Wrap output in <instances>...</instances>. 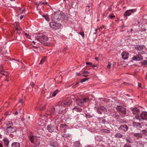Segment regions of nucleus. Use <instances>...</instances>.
<instances>
[{"label":"nucleus","mask_w":147,"mask_h":147,"mask_svg":"<svg viewBox=\"0 0 147 147\" xmlns=\"http://www.w3.org/2000/svg\"><path fill=\"white\" fill-rule=\"evenodd\" d=\"M18 114V113L17 111L14 114L15 115H17Z\"/></svg>","instance_id":"64"},{"label":"nucleus","mask_w":147,"mask_h":147,"mask_svg":"<svg viewBox=\"0 0 147 147\" xmlns=\"http://www.w3.org/2000/svg\"><path fill=\"white\" fill-rule=\"evenodd\" d=\"M102 131L105 133H110V131L107 129H102Z\"/></svg>","instance_id":"34"},{"label":"nucleus","mask_w":147,"mask_h":147,"mask_svg":"<svg viewBox=\"0 0 147 147\" xmlns=\"http://www.w3.org/2000/svg\"><path fill=\"white\" fill-rule=\"evenodd\" d=\"M97 66V65H95L92 64H92H91V65H90V66L91 67H96Z\"/></svg>","instance_id":"48"},{"label":"nucleus","mask_w":147,"mask_h":147,"mask_svg":"<svg viewBox=\"0 0 147 147\" xmlns=\"http://www.w3.org/2000/svg\"><path fill=\"white\" fill-rule=\"evenodd\" d=\"M24 35L28 38L31 39V36L29 34L24 33Z\"/></svg>","instance_id":"39"},{"label":"nucleus","mask_w":147,"mask_h":147,"mask_svg":"<svg viewBox=\"0 0 147 147\" xmlns=\"http://www.w3.org/2000/svg\"><path fill=\"white\" fill-rule=\"evenodd\" d=\"M112 64L109 62H108V65L107 66V67L109 69H110Z\"/></svg>","instance_id":"40"},{"label":"nucleus","mask_w":147,"mask_h":147,"mask_svg":"<svg viewBox=\"0 0 147 147\" xmlns=\"http://www.w3.org/2000/svg\"><path fill=\"white\" fill-rule=\"evenodd\" d=\"M133 135L134 136L137 138H142V134L139 133H134Z\"/></svg>","instance_id":"24"},{"label":"nucleus","mask_w":147,"mask_h":147,"mask_svg":"<svg viewBox=\"0 0 147 147\" xmlns=\"http://www.w3.org/2000/svg\"><path fill=\"white\" fill-rule=\"evenodd\" d=\"M129 55V53L126 51H123L121 54L122 58L124 60L127 59L128 58Z\"/></svg>","instance_id":"9"},{"label":"nucleus","mask_w":147,"mask_h":147,"mask_svg":"<svg viewBox=\"0 0 147 147\" xmlns=\"http://www.w3.org/2000/svg\"><path fill=\"white\" fill-rule=\"evenodd\" d=\"M78 33L83 38L84 37V32H79Z\"/></svg>","instance_id":"41"},{"label":"nucleus","mask_w":147,"mask_h":147,"mask_svg":"<svg viewBox=\"0 0 147 147\" xmlns=\"http://www.w3.org/2000/svg\"><path fill=\"white\" fill-rule=\"evenodd\" d=\"M126 140L127 142L129 143H130L131 142V139L130 138L126 139Z\"/></svg>","instance_id":"44"},{"label":"nucleus","mask_w":147,"mask_h":147,"mask_svg":"<svg viewBox=\"0 0 147 147\" xmlns=\"http://www.w3.org/2000/svg\"><path fill=\"white\" fill-rule=\"evenodd\" d=\"M70 104V101L68 100H66L61 102L59 106L61 105L62 106L65 107L69 105Z\"/></svg>","instance_id":"12"},{"label":"nucleus","mask_w":147,"mask_h":147,"mask_svg":"<svg viewBox=\"0 0 147 147\" xmlns=\"http://www.w3.org/2000/svg\"><path fill=\"white\" fill-rule=\"evenodd\" d=\"M142 64L144 65L147 64V60H144L142 63Z\"/></svg>","instance_id":"42"},{"label":"nucleus","mask_w":147,"mask_h":147,"mask_svg":"<svg viewBox=\"0 0 147 147\" xmlns=\"http://www.w3.org/2000/svg\"><path fill=\"white\" fill-rule=\"evenodd\" d=\"M11 147H20V144L18 142H13L11 145Z\"/></svg>","instance_id":"20"},{"label":"nucleus","mask_w":147,"mask_h":147,"mask_svg":"<svg viewBox=\"0 0 147 147\" xmlns=\"http://www.w3.org/2000/svg\"><path fill=\"white\" fill-rule=\"evenodd\" d=\"M97 112L99 114H102V113H105L107 112V110L104 107L100 106L97 109Z\"/></svg>","instance_id":"6"},{"label":"nucleus","mask_w":147,"mask_h":147,"mask_svg":"<svg viewBox=\"0 0 147 147\" xmlns=\"http://www.w3.org/2000/svg\"><path fill=\"white\" fill-rule=\"evenodd\" d=\"M0 147H3V145L2 144L0 143Z\"/></svg>","instance_id":"62"},{"label":"nucleus","mask_w":147,"mask_h":147,"mask_svg":"<svg viewBox=\"0 0 147 147\" xmlns=\"http://www.w3.org/2000/svg\"><path fill=\"white\" fill-rule=\"evenodd\" d=\"M95 59L98 61V58L97 57H95Z\"/></svg>","instance_id":"63"},{"label":"nucleus","mask_w":147,"mask_h":147,"mask_svg":"<svg viewBox=\"0 0 147 147\" xmlns=\"http://www.w3.org/2000/svg\"><path fill=\"white\" fill-rule=\"evenodd\" d=\"M4 115H10V114H9L8 112H6L5 113Z\"/></svg>","instance_id":"53"},{"label":"nucleus","mask_w":147,"mask_h":147,"mask_svg":"<svg viewBox=\"0 0 147 147\" xmlns=\"http://www.w3.org/2000/svg\"><path fill=\"white\" fill-rule=\"evenodd\" d=\"M141 83H138V86L139 87H140L141 88H142V87L141 86Z\"/></svg>","instance_id":"57"},{"label":"nucleus","mask_w":147,"mask_h":147,"mask_svg":"<svg viewBox=\"0 0 147 147\" xmlns=\"http://www.w3.org/2000/svg\"><path fill=\"white\" fill-rule=\"evenodd\" d=\"M82 76H83V77H87V76H88V75H85V74H84V75H83Z\"/></svg>","instance_id":"58"},{"label":"nucleus","mask_w":147,"mask_h":147,"mask_svg":"<svg viewBox=\"0 0 147 147\" xmlns=\"http://www.w3.org/2000/svg\"><path fill=\"white\" fill-rule=\"evenodd\" d=\"M143 59V57L141 54H139V53L138 54H137L135 56L133 57L132 59L134 61H139L142 60Z\"/></svg>","instance_id":"7"},{"label":"nucleus","mask_w":147,"mask_h":147,"mask_svg":"<svg viewBox=\"0 0 147 147\" xmlns=\"http://www.w3.org/2000/svg\"><path fill=\"white\" fill-rule=\"evenodd\" d=\"M46 105H45L43 106H39V104H38L36 106V107L39 108V109L40 111H42L45 109L46 108Z\"/></svg>","instance_id":"18"},{"label":"nucleus","mask_w":147,"mask_h":147,"mask_svg":"<svg viewBox=\"0 0 147 147\" xmlns=\"http://www.w3.org/2000/svg\"><path fill=\"white\" fill-rule=\"evenodd\" d=\"M132 112L134 114H138L139 113V110L137 108H134L132 110Z\"/></svg>","instance_id":"17"},{"label":"nucleus","mask_w":147,"mask_h":147,"mask_svg":"<svg viewBox=\"0 0 147 147\" xmlns=\"http://www.w3.org/2000/svg\"><path fill=\"white\" fill-rule=\"evenodd\" d=\"M35 4L36 5L37 7H38L40 5V3L38 2H36L35 3Z\"/></svg>","instance_id":"47"},{"label":"nucleus","mask_w":147,"mask_h":147,"mask_svg":"<svg viewBox=\"0 0 147 147\" xmlns=\"http://www.w3.org/2000/svg\"><path fill=\"white\" fill-rule=\"evenodd\" d=\"M71 136V135L69 134L65 133L63 134L62 135V136L65 138L67 137H69Z\"/></svg>","instance_id":"30"},{"label":"nucleus","mask_w":147,"mask_h":147,"mask_svg":"<svg viewBox=\"0 0 147 147\" xmlns=\"http://www.w3.org/2000/svg\"><path fill=\"white\" fill-rule=\"evenodd\" d=\"M3 141L4 142L5 144L8 146L9 144V141L6 138H4L3 140Z\"/></svg>","instance_id":"23"},{"label":"nucleus","mask_w":147,"mask_h":147,"mask_svg":"<svg viewBox=\"0 0 147 147\" xmlns=\"http://www.w3.org/2000/svg\"><path fill=\"white\" fill-rule=\"evenodd\" d=\"M73 110L74 111L79 112H81L82 111V109H81L77 107H75L73 109Z\"/></svg>","instance_id":"29"},{"label":"nucleus","mask_w":147,"mask_h":147,"mask_svg":"<svg viewBox=\"0 0 147 147\" xmlns=\"http://www.w3.org/2000/svg\"><path fill=\"white\" fill-rule=\"evenodd\" d=\"M5 125H6L7 127L9 126L11 127L13 124L11 121H8L6 122L5 123Z\"/></svg>","instance_id":"25"},{"label":"nucleus","mask_w":147,"mask_h":147,"mask_svg":"<svg viewBox=\"0 0 147 147\" xmlns=\"http://www.w3.org/2000/svg\"><path fill=\"white\" fill-rule=\"evenodd\" d=\"M124 147H131L129 144H126L124 145Z\"/></svg>","instance_id":"45"},{"label":"nucleus","mask_w":147,"mask_h":147,"mask_svg":"<svg viewBox=\"0 0 147 147\" xmlns=\"http://www.w3.org/2000/svg\"><path fill=\"white\" fill-rule=\"evenodd\" d=\"M115 136L116 138H120L123 137V135L120 133H117L115 134Z\"/></svg>","instance_id":"28"},{"label":"nucleus","mask_w":147,"mask_h":147,"mask_svg":"<svg viewBox=\"0 0 147 147\" xmlns=\"http://www.w3.org/2000/svg\"><path fill=\"white\" fill-rule=\"evenodd\" d=\"M141 119L142 120H146L147 119V112L143 111L140 114Z\"/></svg>","instance_id":"10"},{"label":"nucleus","mask_w":147,"mask_h":147,"mask_svg":"<svg viewBox=\"0 0 147 147\" xmlns=\"http://www.w3.org/2000/svg\"><path fill=\"white\" fill-rule=\"evenodd\" d=\"M50 145L51 146L53 147H58V144L56 141L51 142Z\"/></svg>","instance_id":"19"},{"label":"nucleus","mask_w":147,"mask_h":147,"mask_svg":"<svg viewBox=\"0 0 147 147\" xmlns=\"http://www.w3.org/2000/svg\"><path fill=\"white\" fill-rule=\"evenodd\" d=\"M105 26H101L100 27V28L101 29H102V28H105Z\"/></svg>","instance_id":"60"},{"label":"nucleus","mask_w":147,"mask_h":147,"mask_svg":"<svg viewBox=\"0 0 147 147\" xmlns=\"http://www.w3.org/2000/svg\"><path fill=\"white\" fill-rule=\"evenodd\" d=\"M88 80V78H83L81 79L80 81V82L81 83H83L85 81H86V80Z\"/></svg>","instance_id":"37"},{"label":"nucleus","mask_w":147,"mask_h":147,"mask_svg":"<svg viewBox=\"0 0 147 147\" xmlns=\"http://www.w3.org/2000/svg\"><path fill=\"white\" fill-rule=\"evenodd\" d=\"M147 133V131L146 130H144L142 131V133Z\"/></svg>","instance_id":"52"},{"label":"nucleus","mask_w":147,"mask_h":147,"mask_svg":"<svg viewBox=\"0 0 147 147\" xmlns=\"http://www.w3.org/2000/svg\"><path fill=\"white\" fill-rule=\"evenodd\" d=\"M59 78L61 80V81H60V82L59 83H60L61 82V81H62V77H61V76H59Z\"/></svg>","instance_id":"51"},{"label":"nucleus","mask_w":147,"mask_h":147,"mask_svg":"<svg viewBox=\"0 0 147 147\" xmlns=\"http://www.w3.org/2000/svg\"><path fill=\"white\" fill-rule=\"evenodd\" d=\"M135 118L137 119L139 121H142V119L140 117V115H136L135 116Z\"/></svg>","instance_id":"32"},{"label":"nucleus","mask_w":147,"mask_h":147,"mask_svg":"<svg viewBox=\"0 0 147 147\" xmlns=\"http://www.w3.org/2000/svg\"><path fill=\"white\" fill-rule=\"evenodd\" d=\"M133 125L134 127L137 128L138 127H139L141 126V124L140 123L137 122H134L133 123Z\"/></svg>","instance_id":"21"},{"label":"nucleus","mask_w":147,"mask_h":147,"mask_svg":"<svg viewBox=\"0 0 147 147\" xmlns=\"http://www.w3.org/2000/svg\"><path fill=\"white\" fill-rule=\"evenodd\" d=\"M89 101L88 98H84L82 99H80L79 98L77 99L76 101L77 104L79 105L82 106L83 103Z\"/></svg>","instance_id":"4"},{"label":"nucleus","mask_w":147,"mask_h":147,"mask_svg":"<svg viewBox=\"0 0 147 147\" xmlns=\"http://www.w3.org/2000/svg\"><path fill=\"white\" fill-rule=\"evenodd\" d=\"M6 131L8 133H12L15 131V129L13 127L9 126L5 127Z\"/></svg>","instance_id":"11"},{"label":"nucleus","mask_w":147,"mask_h":147,"mask_svg":"<svg viewBox=\"0 0 147 147\" xmlns=\"http://www.w3.org/2000/svg\"><path fill=\"white\" fill-rule=\"evenodd\" d=\"M67 125L65 124H61L60 125V128L61 129H63L64 130H65L67 129Z\"/></svg>","instance_id":"22"},{"label":"nucleus","mask_w":147,"mask_h":147,"mask_svg":"<svg viewBox=\"0 0 147 147\" xmlns=\"http://www.w3.org/2000/svg\"><path fill=\"white\" fill-rule=\"evenodd\" d=\"M128 129V126L126 125H121L118 128L119 130L123 132L126 131Z\"/></svg>","instance_id":"8"},{"label":"nucleus","mask_w":147,"mask_h":147,"mask_svg":"<svg viewBox=\"0 0 147 147\" xmlns=\"http://www.w3.org/2000/svg\"><path fill=\"white\" fill-rule=\"evenodd\" d=\"M86 65H91V64H92V63L91 62H86Z\"/></svg>","instance_id":"54"},{"label":"nucleus","mask_w":147,"mask_h":147,"mask_svg":"<svg viewBox=\"0 0 147 147\" xmlns=\"http://www.w3.org/2000/svg\"><path fill=\"white\" fill-rule=\"evenodd\" d=\"M16 25L15 26V28L17 31H19L20 30H21L22 29L18 26V23H16Z\"/></svg>","instance_id":"27"},{"label":"nucleus","mask_w":147,"mask_h":147,"mask_svg":"<svg viewBox=\"0 0 147 147\" xmlns=\"http://www.w3.org/2000/svg\"><path fill=\"white\" fill-rule=\"evenodd\" d=\"M28 138L31 142L34 145V146H36L40 144V140L36 136L31 134L28 136Z\"/></svg>","instance_id":"1"},{"label":"nucleus","mask_w":147,"mask_h":147,"mask_svg":"<svg viewBox=\"0 0 147 147\" xmlns=\"http://www.w3.org/2000/svg\"><path fill=\"white\" fill-rule=\"evenodd\" d=\"M34 84L33 83H32V84H31V85L32 87H33V86H34Z\"/></svg>","instance_id":"61"},{"label":"nucleus","mask_w":147,"mask_h":147,"mask_svg":"<svg viewBox=\"0 0 147 147\" xmlns=\"http://www.w3.org/2000/svg\"><path fill=\"white\" fill-rule=\"evenodd\" d=\"M74 145L76 147H78L80 146L79 142L78 141L75 142L74 143Z\"/></svg>","instance_id":"33"},{"label":"nucleus","mask_w":147,"mask_h":147,"mask_svg":"<svg viewBox=\"0 0 147 147\" xmlns=\"http://www.w3.org/2000/svg\"><path fill=\"white\" fill-rule=\"evenodd\" d=\"M55 111V109L53 107L49 111V114L50 115H54Z\"/></svg>","instance_id":"26"},{"label":"nucleus","mask_w":147,"mask_h":147,"mask_svg":"<svg viewBox=\"0 0 147 147\" xmlns=\"http://www.w3.org/2000/svg\"><path fill=\"white\" fill-rule=\"evenodd\" d=\"M36 39V40L42 43L45 42L47 41L48 40V38L46 36L43 35L37 36Z\"/></svg>","instance_id":"3"},{"label":"nucleus","mask_w":147,"mask_h":147,"mask_svg":"<svg viewBox=\"0 0 147 147\" xmlns=\"http://www.w3.org/2000/svg\"><path fill=\"white\" fill-rule=\"evenodd\" d=\"M39 3H40V5H49V4L47 2H42V1H40V2Z\"/></svg>","instance_id":"38"},{"label":"nucleus","mask_w":147,"mask_h":147,"mask_svg":"<svg viewBox=\"0 0 147 147\" xmlns=\"http://www.w3.org/2000/svg\"><path fill=\"white\" fill-rule=\"evenodd\" d=\"M89 73V72L88 71H84L82 72V74H88Z\"/></svg>","instance_id":"49"},{"label":"nucleus","mask_w":147,"mask_h":147,"mask_svg":"<svg viewBox=\"0 0 147 147\" xmlns=\"http://www.w3.org/2000/svg\"><path fill=\"white\" fill-rule=\"evenodd\" d=\"M117 110L119 112L120 114L122 117L125 116L126 113V109L123 107L119 106H117L116 108Z\"/></svg>","instance_id":"2"},{"label":"nucleus","mask_w":147,"mask_h":147,"mask_svg":"<svg viewBox=\"0 0 147 147\" xmlns=\"http://www.w3.org/2000/svg\"><path fill=\"white\" fill-rule=\"evenodd\" d=\"M47 129L50 132H52L55 129V126L51 125H49L47 126Z\"/></svg>","instance_id":"15"},{"label":"nucleus","mask_w":147,"mask_h":147,"mask_svg":"<svg viewBox=\"0 0 147 147\" xmlns=\"http://www.w3.org/2000/svg\"><path fill=\"white\" fill-rule=\"evenodd\" d=\"M20 13H22L23 12L24 10H22L20 8Z\"/></svg>","instance_id":"50"},{"label":"nucleus","mask_w":147,"mask_h":147,"mask_svg":"<svg viewBox=\"0 0 147 147\" xmlns=\"http://www.w3.org/2000/svg\"><path fill=\"white\" fill-rule=\"evenodd\" d=\"M0 74H1L5 76L6 78V79L5 80V81H8L9 78L8 77V73L7 72L3 71L2 70L0 71Z\"/></svg>","instance_id":"14"},{"label":"nucleus","mask_w":147,"mask_h":147,"mask_svg":"<svg viewBox=\"0 0 147 147\" xmlns=\"http://www.w3.org/2000/svg\"><path fill=\"white\" fill-rule=\"evenodd\" d=\"M145 47L144 45H137L135 47V48L138 51H142Z\"/></svg>","instance_id":"13"},{"label":"nucleus","mask_w":147,"mask_h":147,"mask_svg":"<svg viewBox=\"0 0 147 147\" xmlns=\"http://www.w3.org/2000/svg\"><path fill=\"white\" fill-rule=\"evenodd\" d=\"M43 17H44L46 20L48 21H49V16L48 15H43L42 16Z\"/></svg>","instance_id":"35"},{"label":"nucleus","mask_w":147,"mask_h":147,"mask_svg":"<svg viewBox=\"0 0 147 147\" xmlns=\"http://www.w3.org/2000/svg\"><path fill=\"white\" fill-rule=\"evenodd\" d=\"M59 91V90L58 89H57L55 90L53 92V93L52 95V97H54L57 94V93Z\"/></svg>","instance_id":"31"},{"label":"nucleus","mask_w":147,"mask_h":147,"mask_svg":"<svg viewBox=\"0 0 147 147\" xmlns=\"http://www.w3.org/2000/svg\"><path fill=\"white\" fill-rule=\"evenodd\" d=\"M23 102V100L22 99H20L19 100V102L22 103Z\"/></svg>","instance_id":"55"},{"label":"nucleus","mask_w":147,"mask_h":147,"mask_svg":"<svg viewBox=\"0 0 147 147\" xmlns=\"http://www.w3.org/2000/svg\"><path fill=\"white\" fill-rule=\"evenodd\" d=\"M49 25L51 28L54 29H59L61 26V24L60 23H57L54 22L50 23Z\"/></svg>","instance_id":"5"},{"label":"nucleus","mask_w":147,"mask_h":147,"mask_svg":"<svg viewBox=\"0 0 147 147\" xmlns=\"http://www.w3.org/2000/svg\"><path fill=\"white\" fill-rule=\"evenodd\" d=\"M139 147H144V145L141 143H140L139 144Z\"/></svg>","instance_id":"46"},{"label":"nucleus","mask_w":147,"mask_h":147,"mask_svg":"<svg viewBox=\"0 0 147 147\" xmlns=\"http://www.w3.org/2000/svg\"><path fill=\"white\" fill-rule=\"evenodd\" d=\"M115 17V15H112L111 14H110L109 16V18H113Z\"/></svg>","instance_id":"43"},{"label":"nucleus","mask_w":147,"mask_h":147,"mask_svg":"<svg viewBox=\"0 0 147 147\" xmlns=\"http://www.w3.org/2000/svg\"><path fill=\"white\" fill-rule=\"evenodd\" d=\"M133 9H129L126 11L124 13V16L126 17L130 16L132 13H133Z\"/></svg>","instance_id":"16"},{"label":"nucleus","mask_w":147,"mask_h":147,"mask_svg":"<svg viewBox=\"0 0 147 147\" xmlns=\"http://www.w3.org/2000/svg\"><path fill=\"white\" fill-rule=\"evenodd\" d=\"M24 17V15L21 16L20 17V20H22L23 18Z\"/></svg>","instance_id":"56"},{"label":"nucleus","mask_w":147,"mask_h":147,"mask_svg":"<svg viewBox=\"0 0 147 147\" xmlns=\"http://www.w3.org/2000/svg\"><path fill=\"white\" fill-rule=\"evenodd\" d=\"M45 58H42L40 61V63H39V65L42 64L45 62Z\"/></svg>","instance_id":"36"},{"label":"nucleus","mask_w":147,"mask_h":147,"mask_svg":"<svg viewBox=\"0 0 147 147\" xmlns=\"http://www.w3.org/2000/svg\"><path fill=\"white\" fill-rule=\"evenodd\" d=\"M76 75H77V76H80L81 75V74L80 73H77L76 74Z\"/></svg>","instance_id":"59"}]
</instances>
